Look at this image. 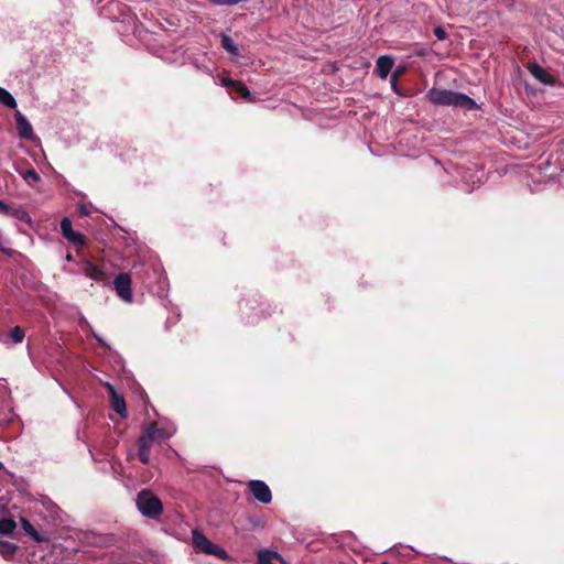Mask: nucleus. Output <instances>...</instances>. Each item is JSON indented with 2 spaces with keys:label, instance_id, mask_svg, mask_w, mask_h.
I'll use <instances>...</instances> for the list:
<instances>
[{
  "label": "nucleus",
  "instance_id": "nucleus-23",
  "mask_svg": "<svg viewBox=\"0 0 564 564\" xmlns=\"http://www.w3.org/2000/svg\"><path fill=\"white\" fill-rule=\"evenodd\" d=\"M433 33L438 41H444L447 37V33L442 26H435Z\"/></svg>",
  "mask_w": 564,
  "mask_h": 564
},
{
  "label": "nucleus",
  "instance_id": "nucleus-31",
  "mask_svg": "<svg viewBox=\"0 0 564 564\" xmlns=\"http://www.w3.org/2000/svg\"><path fill=\"white\" fill-rule=\"evenodd\" d=\"M3 467V464L0 462V469Z\"/></svg>",
  "mask_w": 564,
  "mask_h": 564
},
{
  "label": "nucleus",
  "instance_id": "nucleus-15",
  "mask_svg": "<svg viewBox=\"0 0 564 564\" xmlns=\"http://www.w3.org/2000/svg\"><path fill=\"white\" fill-rule=\"evenodd\" d=\"M231 91L236 93L240 98H242V99H245L247 101H253L254 100V98L251 96V93L248 89V87L245 84H242L241 82H239V80L236 84L235 89H232Z\"/></svg>",
  "mask_w": 564,
  "mask_h": 564
},
{
  "label": "nucleus",
  "instance_id": "nucleus-5",
  "mask_svg": "<svg viewBox=\"0 0 564 564\" xmlns=\"http://www.w3.org/2000/svg\"><path fill=\"white\" fill-rule=\"evenodd\" d=\"M61 231L63 237L72 243L75 248L80 249L86 246L85 236L73 229L72 220L68 217H64L61 221Z\"/></svg>",
  "mask_w": 564,
  "mask_h": 564
},
{
  "label": "nucleus",
  "instance_id": "nucleus-24",
  "mask_svg": "<svg viewBox=\"0 0 564 564\" xmlns=\"http://www.w3.org/2000/svg\"><path fill=\"white\" fill-rule=\"evenodd\" d=\"M237 83H238V80L231 79L230 77L221 78L223 86H225L231 90L235 89Z\"/></svg>",
  "mask_w": 564,
  "mask_h": 564
},
{
  "label": "nucleus",
  "instance_id": "nucleus-1",
  "mask_svg": "<svg viewBox=\"0 0 564 564\" xmlns=\"http://www.w3.org/2000/svg\"><path fill=\"white\" fill-rule=\"evenodd\" d=\"M425 99L435 106L455 107L465 110L478 109V105L467 95L451 89L433 87L425 94Z\"/></svg>",
  "mask_w": 564,
  "mask_h": 564
},
{
  "label": "nucleus",
  "instance_id": "nucleus-3",
  "mask_svg": "<svg viewBox=\"0 0 564 564\" xmlns=\"http://www.w3.org/2000/svg\"><path fill=\"white\" fill-rule=\"evenodd\" d=\"M139 511L147 518L158 519L163 513V503L150 490L140 491L135 500Z\"/></svg>",
  "mask_w": 564,
  "mask_h": 564
},
{
  "label": "nucleus",
  "instance_id": "nucleus-13",
  "mask_svg": "<svg viewBox=\"0 0 564 564\" xmlns=\"http://www.w3.org/2000/svg\"><path fill=\"white\" fill-rule=\"evenodd\" d=\"M0 104L10 109H15L18 107L14 97L6 88L2 87H0Z\"/></svg>",
  "mask_w": 564,
  "mask_h": 564
},
{
  "label": "nucleus",
  "instance_id": "nucleus-19",
  "mask_svg": "<svg viewBox=\"0 0 564 564\" xmlns=\"http://www.w3.org/2000/svg\"><path fill=\"white\" fill-rule=\"evenodd\" d=\"M9 336L14 344H20L23 341L25 334L23 328H21L20 326H15L11 329Z\"/></svg>",
  "mask_w": 564,
  "mask_h": 564
},
{
  "label": "nucleus",
  "instance_id": "nucleus-11",
  "mask_svg": "<svg viewBox=\"0 0 564 564\" xmlns=\"http://www.w3.org/2000/svg\"><path fill=\"white\" fill-rule=\"evenodd\" d=\"M394 65V59L389 55H382L377 59L376 73L381 79H386Z\"/></svg>",
  "mask_w": 564,
  "mask_h": 564
},
{
  "label": "nucleus",
  "instance_id": "nucleus-10",
  "mask_svg": "<svg viewBox=\"0 0 564 564\" xmlns=\"http://www.w3.org/2000/svg\"><path fill=\"white\" fill-rule=\"evenodd\" d=\"M193 544L194 546L206 554H212L215 543H213L206 535L197 530L193 531Z\"/></svg>",
  "mask_w": 564,
  "mask_h": 564
},
{
  "label": "nucleus",
  "instance_id": "nucleus-17",
  "mask_svg": "<svg viewBox=\"0 0 564 564\" xmlns=\"http://www.w3.org/2000/svg\"><path fill=\"white\" fill-rule=\"evenodd\" d=\"M21 177L29 184L33 185L40 181V175L35 172V170L30 169L23 172H19Z\"/></svg>",
  "mask_w": 564,
  "mask_h": 564
},
{
  "label": "nucleus",
  "instance_id": "nucleus-25",
  "mask_svg": "<svg viewBox=\"0 0 564 564\" xmlns=\"http://www.w3.org/2000/svg\"><path fill=\"white\" fill-rule=\"evenodd\" d=\"M77 209H78V212H79L82 215L87 216V215H89V214H90V209H89V208H88V206H87L86 204H84V203H79V204L77 205Z\"/></svg>",
  "mask_w": 564,
  "mask_h": 564
},
{
  "label": "nucleus",
  "instance_id": "nucleus-12",
  "mask_svg": "<svg viewBox=\"0 0 564 564\" xmlns=\"http://www.w3.org/2000/svg\"><path fill=\"white\" fill-rule=\"evenodd\" d=\"M258 564H274L275 558H280V554L274 551L261 550L258 552Z\"/></svg>",
  "mask_w": 564,
  "mask_h": 564
},
{
  "label": "nucleus",
  "instance_id": "nucleus-6",
  "mask_svg": "<svg viewBox=\"0 0 564 564\" xmlns=\"http://www.w3.org/2000/svg\"><path fill=\"white\" fill-rule=\"evenodd\" d=\"M248 489L253 496V498L263 503L268 505L272 500V492L269 486L262 480H250L248 484Z\"/></svg>",
  "mask_w": 564,
  "mask_h": 564
},
{
  "label": "nucleus",
  "instance_id": "nucleus-4",
  "mask_svg": "<svg viewBox=\"0 0 564 564\" xmlns=\"http://www.w3.org/2000/svg\"><path fill=\"white\" fill-rule=\"evenodd\" d=\"M113 291L124 303L133 302L132 280L130 273L121 272L113 279Z\"/></svg>",
  "mask_w": 564,
  "mask_h": 564
},
{
  "label": "nucleus",
  "instance_id": "nucleus-8",
  "mask_svg": "<svg viewBox=\"0 0 564 564\" xmlns=\"http://www.w3.org/2000/svg\"><path fill=\"white\" fill-rule=\"evenodd\" d=\"M14 117H15V122H17L18 135L21 139H24L28 141L35 140L33 127L30 123V121L26 119V117L24 115H22L20 111H17Z\"/></svg>",
  "mask_w": 564,
  "mask_h": 564
},
{
  "label": "nucleus",
  "instance_id": "nucleus-30",
  "mask_svg": "<svg viewBox=\"0 0 564 564\" xmlns=\"http://www.w3.org/2000/svg\"><path fill=\"white\" fill-rule=\"evenodd\" d=\"M66 260H67V261H72V256H70V254H67Z\"/></svg>",
  "mask_w": 564,
  "mask_h": 564
},
{
  "label": "nucleus",
  "instance_id": "nucleus-14",
  "mask_svg": "<svg viewBox=\"0 0 564 564\" xmlns=\"http://www.w3.org/2000/svg\"><path fill=\"white\" fill-rule=\"evenodd\" d=\"M21 528L23 531L30 535L33 540L41 542L43 539L40 536L35 528L30 523V521L25 518L20 519Z\"/></svg>",
  "mask_w": 564,
  "mask_h": 564
},
{
  "label": "nucleus",
  "instance_id": "nucleus-18",
  "mask_svg": "<svg viewBox=\"0 0 564 564\" xmlns=\"http://www.w3.org/2000/svg\"><path fill=\"white\" fill-rule=\"evenodd\" d=\"M221 46L224 47V50H226L228 53H231L234 55H237L238 54V48L237 46L235 45L234 41L231 40V37H229L228 35H223L221 36Z\"/></svg>",
  "mask_w": 564,
  "mask_h": 564
},
{
  "label": "nucleus",
  "instance_id": "nucleus-20",
  "mask_svg": "<svg viewBox=\"0 0 564 564\" xmlns=\"http://www.w3.org/2000/svg\"><path fill=\"white\" fill-rule=\"evenodd\" d=\"M404 72L405 67L401 66L398 67L391 76V86L395 93H398L397 80L400 79V76L403 75Z\"/></svg>",
  "mask_w": 564,
  "mask_h": 564
},
{
  "label": "nucleus",
  "instance_id": "nucleus-16",
  "mask_svg": "<svg viewBox=\"0 0 564 564\" xmlns=\"http://www.w3.org/2000/svg\"><path fill=\"white\" fill-rule=\"evenodd\" d=\"M15 522L11 519L0 520V534L9 535L15 530Z\"/></svg>",
  "mask_w": 564,
  "mask_h": 564
},
{
  "label": "nucleus",
  "instance_id": "nucleus-28",
  "mask_svg": "<svg viewBox=\"0 0 564 564\" xmlns=\"http://www.w3.org/2000/svg\"><path fill=\"white\" fill-rule=\"evenodd\" d=\"M280 564H288L286 561L280 555V558H275Z\"/></svg>",
  "mask_w": 564,
  "mask_h": 564
},
{
  "label": "nucleus",
  "instance_id": "nucleus-7",
  "mask_svg": "<svg viewBox=\"0 0 564 564\" xmlns=\"http://www.w3.org/2000/svg\"><path fill=\"white\" fill-rule=\"evenodd\" d=\"M108 394L110 408L121 417H128L127 404L122 395L117 393L113 387L108 383Z\"/></svg>",
  "mask_w": 564,
  "mask_h": 564
},
{
  "label": "nucleus",
  "instance_id": "nucleus-29",
  "mask_svg": "<svg viewBox=\"0 0 564 564\" xmlns=\"http://www.w3.org/2000/svg\"><path fill=\"white\" fill-rule=\"evenodd\" d=\"M95 337H96V339H97L98 341H100L101 344H104V340H102V338H101V337H99V336H97V335H95Z\"/></svg>",
  "mask_w": 564,
  "mask_h": 564
},
{
  "label": "nucleus",
  "instance_id": "nucleus-9",
  "mask_svg": "<svg viewBox=\"0 0 564 564\" xmlns=\"http://www.w3.org/2000/svg\"><path fill=\"white\" fill-rule=\"evenodd\" d=\"M528 70L542 84H554V77L538 63H529Z\"/></svg>",
  "mask_w": 564,
  "mask_h": 564
},
{
  "label": "nucleus",
  "instance_id": "nucleus-22",
  "mask_svg": "<svg viewBox=\"0 0 564 564\" xmlns=\"http://www.w3.org/2000/svg\"><path fill=\"white\" fill-rule=\"evenodd\" d=\"M14 414L11 410L8 411H0V423L6 424L12 421Z\"/></svg>",
  "mask_w": 564,
  "mask_h": 564
},
{
  "label": "nucleus",
  "instance_id": "nucleus-21",
  "mask_svg": "<svg viewBox=\"0 0 564 564\" xmlns=\"http://www.w3.org/2000/svg\"><path fill=\"white\" fill-rule=\"evenodd\" d=\"M213 551L210 555H215L216 557L220 558V560H226L228 557V554L227 552L221 549L220 546H218L217 544L214 545L213 547Z\"/></svg>",
  "mask_w": 564,
  "mask_h": 564
},
{
  "label": "nucleus",
  "instance_id": "nucleus-2",
  "mask_svg": "<svg viewBox=\"0 0 564 564\" xmlns=\"http://www.w3.org/2000/svg\"><path fill=\"white\" fill-rule=\"evenodd\" d=\"M170 437L169 432L160 427L156 422L150 423L137 441L138 458L144 465L150 462V452L153 442H161Z\"/></svg>",
  "mask_w": 564,
  "mask_h": 564
},
{
  "label": "nucleus",
  "instance_id": "nucleus-26",
  "mask_svg": "<svg viewBox=\"0 0 564 564\" xmlns=\"http://www.w3.org/2000/svg\"><path fill=\"white\" fill-rule=\"evenodd\" d=\"M10 213L9 206L0 199V214L8 215Z\"/></svg>",
  "mask_w": 564,
  "mask_h": 564
},
{
  "label": "nucleus",
  "instance_id": "nucleus-27",
  "mask_svg": "<svg viewBox=\"0 0 564 564\" xmlns=\"http://www.w3.org/2000/svg\"><path fill=\"white\" fill-rule=\"evenodd\" d=\"M3 546H4V552H8L10 554L14 553V551L17 549L13 544H10V543H4Z\"/></svg>",
  "mask_w": 564,
  "mask_h": 564
}]
</instances>
